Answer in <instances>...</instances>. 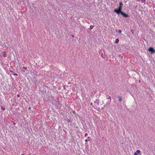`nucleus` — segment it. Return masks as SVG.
Returning <instances> with one entry per match:
<instances>
[{
	"label": "nucleus",
	"instance_id": "9b49d317",
	"mask_svg": "<svg viewBox=\"0 0 155 155\" xmlns=\"http://www.w3.org/2000/svg\"><path fill=\"white\" fill-rule=\"evenodd\" d=\"M1 109L2 110H5V108L2 106H1Z\"/></svg>",
	"mask_w": 155,
	"mask_h": 155
},
{
	"label": "nucleus",
	"instance_id": "cd10ccee",
	"mask_svg": "<svg viewBox=\"0 0 155 155\" xmlns=\"http://www.w3.org/2000/svg\"><path fill=\"white\" fill-rule=\"evenodd\" d=\"M116 31H117V30H116Z\"/></svg>",
	"mask_w": 155,
	"mask_h": 155
},
{
	"label": "nucleus",
	"instance_id": "2eb2a0df",
	"mask_svg": "<svg viewBox=\"0 0 155 155\" xmlns=\"http://www.w3.org/2000/svg\"><path fill=\"white\" fill-rule=\"evenodd\" d=\"M23 68L25 70H26L27 69V68L26 67H23Z\"/></svg>",
	"mask_w": 155,
	"mask_h": 155
},
{
	"label": "nucleus",
	"instance_id": "7ed1b4c3",
	"mask_svg": "<svg viewBox=\"0 0 155 155\" xmlns=\"http://www.w3.org/2000/svg\"><path fill=\"white\" fill-rule=\"evenodd\" d=\"M117 13H118V14H117L118 15H119V14H121V15H122L124 17H125L127 18L129 16L128 15L123 12L122 11L121 12H117Z\"/></svg>",
	"mask_w": 155,
	"mask_h": 155
},
{
	"label": "nucleus",
	"instance_id": "9d476101",
	"mask_svg": "<svg viewBox=\"0 0 155 155\" xmlns=\"http://www.w3.org/2000/svg\"><path fill=\"white\" fill-rule=\"evenodd\" d=\"M94 26L93 25H91L90 26V29H92L94 27Z\"/></svg>",
	"mask_w": 155,
	"mask_h": 155
},
{
	"label": "nucleus",
	"instance_id": "20e7f679",
	"mask_svg": "<svg viewBox=\"0 0 155 155\" xmlns=\"http://www.w3.org/2000/svg\"><path fill=\"white\" fill-rule=\"evenodd\" d=\"M100 101L98 99H96L95 101L94 102V103H96L97 105H99Z\"/></svg>",
	"mask_w": 155,
	"mask_h": 155
},
{
	"label": "nucleus",
	"instance_id": "6ab92c4d",
	"mask_svg": "<svg viewBox=\"0 0 155 155\" xmlns=\"http://www.w3.org/2000/svg\"><path fill=\"white\" fill-rule=\"evenodd\" d=\"M10 71L11 72H12V73H14V71H12V70H10Z\"/></svg>",
	"mask_w": 155,
	"mask_h": 155
},
{
	"label": "nucleus",
	"instance_id": "a211bd4d",
	"mask_svg": "<svg viewBox=\"0 0 155 155\" xmlns=\"http://www.w3.org/2000/svg\"><path fill=\"white\" fill-rule=\"evenodd\" d=\"M88 140H88L87 139H86V140H85V142H87Z\"/></svg>",
	"mask_w": 155,
	"mask_h": 155
},
{
	"label": "nucleus",
	"instance_id": "393cba45",
	"mask_svg": "<svg viewBox=\"0 0 155 155\" xmlns=\"http://www.w3.org/2000/svg\"><path fill=\"white\" fill-rule=\"evenodd\" d=\"M87 138H88V139H89V137H88Z\"/></svg>",
	"mask_w": 155,
	"mask_h": 155
},
{
	"label": "nucleus",
	"instance_id": "5701e85b",
	"mask_svg": "<svg viewBox=\"0 0 155 155\" xmlns=\"http://www.w3.org/2000/svg\"><path fill=\"white\" fill-rule=\"evenodd\" d=\"M91 105H92L93 104H92V103H91Z\"/></svg>",
	"mask_w": 155,
	"mask_h": 155
},
{
	"label": "nucleus",
	"instance_id": "a878e982",
	"mask_svg": "<svg viewBox=\"0 0 155 155\" xmlns=\"http://www.w3.org/2000/svg\"><path fill=\"white\" fill-rule=\"evenodd\" d=\"M73 113H74L75 112L74 111H73Z\"/></svg>",
	"mask_w": 155,
	"mask_h": 155
},
{
	"label": "nucleus",
	"instance_id": "0eeeda50",
	"mask_svg": "<svg viewBox=\"0 0 155 155\" xmlns=\"http://www.w3.org/2000/svg\"><path fill=\"white\" fill-rule=\"evenodd\" d=\"M6 53L5 52H4L3 54V56L5 58L6 57Z\"/></svg>",
	"mask_w": 155,
	"mask_h": 155
},
{
	"label": "nucleus",
	"instance_id": "aec40b11",
	"mask_svg": "<svg viewBox=\"0 0 155 155\" xmlns=\"http://www.w3.org/2000/svg\"><path fill=\"white\" fill-rule=\"evenodd\" d=\"M14 75H15V76H17L18 75V74H14Z\"/></svg>",
	"mask_w": 155,
	"mask_h": 155
},
{
	"label": "nucleus",
	"instance_id": "6e6552de",
	"mask_svg": "<svg viewBox=\"0 0 155 155\" xmlns=\"http://www.w3.org/2000/svg\"><path fill=\"white\" fill-rule=\"evenodd\" d=\"M119 41V40L118 38H117L116 39L115 41V43H117Z\"/></svg>",
	"mask_w": 155,
	"mask_h": 155
},
{
	"label": "nucleus",
	"instance_id": "ddd939ff",
	"mask_svg": "<svg viewBox=\"0 0 155 155\" xmlns=\"http://www.w3.org/2000/svg\"><path fill=\"white\" fill-rule=\"evenodd\" d=\"M107 99H110V101H111V97L110 96L108 98H107Z\"/></svg>",
	"mask_w": 155,
	"mask_h": 155
},
{
	"label": "nucleus",
	"instance_id": "423d86ee",
	"mask_svg": "<svg viewBox=\"0 0 155 155\" xmlns=\"http://www.w3.org/2000/svg\"><path fill=\"white\" fill-rule=\"evenodd\" d=\"M118 98L119 99V101L120 102H121V101H122V100L121 99V97L118 96Z\"/></svg>",
	"mask_w": 155,
	"mask_h": 155
},
{
	"label": "nucleus",
	"instance_id": "39448f33",
	"mask_svg": "<svg viewBox=\"0 0 155 155\" xmlns=\"http://www.w3.org/2000/svg\"><path fill=\"white\" fill-rule=\"evenodd\" d=\"M140 151L139 150H137L136 152H135L134 153V155H138V153H140Z\"/></svg>",
	"mask_w": 155,
	"mask_h": 155
},
{
	"label": "nucleus",
	"instance_id": "b1692460",
	"mask_svg": "<svg viewBox=\"0 0 155 155\" xmlns=\"http://www.w3.org/2000/svg\"><path fill=\"white\" fill-rule=\"evenodd\" d=\"M28 109H30V107H29V108H28Z\"/></svg>",
	"mask_w": 155,
	"mask_h": 155
},
{
	"label": "nucleus",
	"instance_id": "f8f14e48",
	"mask_svg": "<svg viewBox=\"0 0 155 155\" xmlns=\"http://www.w3.org/2000/svg\"><path fill=\"white\" fill-rule=\"evenodd\" d=\"M131 31L132 32V34H134V30L133 29L131 30Z\"/></svg>",
	"mask_w": 155,
	"mask_h": 155
},
{
	"label": "nucleus",
	"instance_id": "4468645a",
	"mask_svg": "<svg viewBox=\"0 0 155 155\" xmlns=\"http://www.w3.org/2000/svg\"><path fill=\"white\" fill-rule=\"evenodd\" d=\"M67 121L69 122H71V120L70 119H69L67 120Z\"/></svg>",
	"mask_w": 155,
	"mask_h": 155
},
{
	"label": "nucleus",
	"instance_id": "bb28decb",
	"mask_svg": "<svg viewBox=\"0 0 155 155\" xmlns=\"http://www.w3.org/2000/svg\"><path fill=\"white\" fill-rule=\"evenodd\" d=\"M21 155H24V154H22Z\"/></svg>",
	"mask_w": 155,
	"mask_h": 155
},
{
	"label": "nucleus",
	"instance_id": "1a4fd4ad",
	"mask_svg": "<svg viewBox=\"0 0 155 155\" xmlns=\"http://www.w3.org/2000/svg\"><path fill=\"white\" fill-rule=\"evenodd\" d=\"M141 2L142 3H144V4H145L146 2L145 0H141Z\"/></svg>",
	"mask_w": 155,
	"mask_h": 155
},
{
	"label": "nucleus",
	"instance_id": "f257e3e1",
	"mask_svg": "<svg viewBox=\"0 0 155 155\" xmlns=\"http://www.w3.org/2000/svg\"><path fill=\"white\" fill-rule=\"evenodd\" d=\"M123 5L121 2H119V6L118 9H115L114 11V12L116 13L117 14H118L117 12H122L121 10Z\"/></svg>",
	"mask_w": 155,
	"mask_h": 155
},
{
	"label": "nucleus",
	"instance_id": "412c9836",
	"mask_svg": "<svg viewBox=\"0 0 155 155\" xmlns=\"http://www.w3.org/2000/svg\"><path fill=\"white\" fill-rule=\"evenodd\" d=\"M19 96H20V95L19 94H18L17 95V97H19Z\"/></svg>",
	"mask_w": 155,
	"mask_h": 155
},
{
	"label": "nucleus",
	"instance_id": "f03ea898",
	"mask_svg": "<svg viewBox=\"0 0 155 155\" xmlns=\"http://www.w3.org/2000/svg\"><path fill=\"white\" fill-rule=\"evenodd\" d=\"M148 51L151 54L155 53V50L153 47H150L148 48Z\"/></svg>",
	"mask_w": 155,
	"mask_h": 155
},
{
	"label": "nucleus",
	"instance_id": "c85d7f7f",
	"mask_svg": "<svg viewBox=\"0 0 155 155\" xmlns=\"http://www.w3.org/2000/svg\"><path fill=\"white\" fill-rule=\"evenodd\" d=\"M23 72H25V71H23Z\"/></svg>",
	"mask_w": 155,
	"mask_h": 155
},
{
	"label": "nucleus",
	"instance_id": "4be33fe9",
	"mask_svg": "<svg viewBox=\"0 0 155 155\" xmlns=\"http://www.w3.org/2000/svg\"><path fill=\"white\" fill-rule=\"evenodd\" d=\"M63 87H64V89H65V85H64V86H63Z\"/></svg>",
	"mask_w": 155,
	"mask_h": 155
},
{
	"label": "nucleus",
	"instance_id": "dca6fc26",
	"mask_svg": "<svg viewBox=\"0 0 155 155\" xmlns=\"http://www.w3.org/2000/svg\"><path fill=\"white\" fill-rule=\"evenodd\" d=\"M118 32L119 33H121L122 31L121 30H119Z\"/></svg>",
	"mask_w": 155,
	"mask_h": 155
},
{
	"label": "nucleus",
	"instance_id": "f3484780",
	"mask_svg": "<svg viewBox=\"0 0 155 155\" xmlns=\"http://www.w3.org/2000/svg\"><path fill=\"white\" fill-rule=\"evenodd\" d=\"M87 133H85L84 135V136L86 137L87 136Z\"/></svg>",
	"mask_w": 155,
	"mask_h": 155
}]
</instances>
